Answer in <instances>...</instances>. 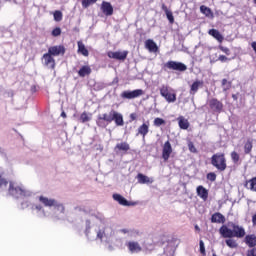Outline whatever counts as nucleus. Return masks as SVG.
Instances as JSON below:
<instances>
[{
	"instance_id": "39448f33",
	"label": "nucleus",
	"mask_w": 256,
	"mask_h": 256,
	"mask_svg": "<svg viewBox=\"0 0 256 256\" xmlns=\"http://www.w3.org/2000/svg\"><path fill=\"white\" fill-rule=\"evenodd\" d=\"M159 92L161 97H163L167 103H175V101H177V93H175V90L169 85L162 84L159 87Z\"/></svg>"
},
{
	"instance_id": "37998d69",
	"label": "nucleus",
	"mask_w": 256,
	"mask_h": 256,
	"mask_svg": "<svg viewBox=\"0 0 256 256\" xmlns=\"http://www.w3.org/2000/svg\"><path fill=\"white\" fill-rule=\"evenodd\" d=\"M166 17H167L169 23H171V24L175 23V18L173 17V12H171V11L166 12Z\"/></svg>"
},
{
	"instance_id": "72a5a7b5",
	"label": "nucleus",
	"mask_w": 256,
	"mask_h": 256,
	"mask_svg": "<svg viewBox=\"0 0 256 256\" xmlns=\"http://www.w3.org/2000/svg\"><path fill=\"white\" fill-rule=\"evenodd\" d=\"M253 149V141L247 140V142L244 144V153L246 155H249Z\"/></svg>"
},
{
	"instance_id": "a211bd4d",
	"label": "nucleus",
	"mask_w": 256,
	"mask_h": 256,
	"mask_svg": "<svg viewBox=\"0 0 256 256\" xmlns=\"http://www.w3.org/2000/svg\"><path fill=\"white\" fill-rule=\"evenodd\" d=\"M219 233L224 239H233V230L225 225L219 229Z\"/></svg>"
},
{
	"instance_id": "49530a36",
	"label": "nucleus",
	"mask_w": 256,
	"mask_h": 256,
	"mask_svg": "<svg viewBox=\"0 0 256 256\" xmlns=\"http://www.w3.org/2000/svg\"><path fill=\"white\" fill-rule=\"evenodd\" d=\"M218 48L220 49V51H222V53H225L226 55H231V50H229V48L222 45H220Z\"/></svg>"
},
{
	"instance_id": "7ed1b4c3",
	"label": "nucleus",
	"mask_w": 256,
	"mask_h": 256,
	"mask_svg": "<svg viewBox=\"0 0 256 256\" xmlns=\"http://www.w3.org/2000/svg\"><path fill=\"white\" fill-rule=\"evenodd\" d=\"M38 201L44 207H54V213L51 216L54 221H59L65 218V205H63V203L43 195L38 197Z\"/></svg>"
},
{
	"instance_id": "79ce46f5",
	"label": "nucleus",
	"mask_w": 256,
	"mask_h": 256,
	"mask_svg": "<svg viewBox=\"0 0 256 256\" xmlns=\"http://www.w3.org/2000/svg\"><path fill=\"white\" fill-rule=\"evenodd\" d=\"M165 255L173 256L175 253V249L172 246H167L164 250Z\"/></svg>"
},
{
	"instance_id": "8fccbe9b",
	"label": "nucleus",
	"mask_w": 256,
	"mask_h": 256,
	"mask_svg": "<svg viewBox=\"0 0 256 256\" xmlns=\"http://www.w3.org/2000/svg\"><path fill=\"white\" fill-rule=\"evenodd\" d=\"M188 149L191 151V153H197V148H195V145H193L192 142L188 144Z\"/></svg>"
},
{
	"instance_id": "4c0bfd02",
	"label": "nucleus",
	"mask_w": 256,
	"mask_h": 256,
	"mask_svg": "<svg viewBox=\"0 0 256 256\" xmlns=\"http://www.w3.org/2000/svg\"><path fill=\"white\" fill-rule=\"evenodd\" d=\"M54 21H57V22L63 21V13L61 11L56 10L54 12Z\"/></svg>"
},
{
	"instance_id": "dca6fc26",
	"label": "nucleus",
	"mask_w": 256,
	"mask_h": 256,
	"mask_svg": "<svg viewBox=\"0 0 256 256\" xmlns=\"http://www.w3.org/2000/svg\"><path fill=\"white\" fill-rule=\"evenodd\" d=\"M150 126H151V123L149 122V120L145 121L142 125L138 127L137 135H141L143 139H145V137H147L149 133Z\"/></svg>"
},
{
	"instance_id": "2eb2a0df",
	"label": "nucleus",
	"mask_w": 256,
	"mask_h": 256,
	"mask_svg": "<svg viewBox=\"0 0 256 256\" xmlns=\"http://www.w3.org/2000/svg\"><path fill=\"white\" fill-rule=\"evenodd\" d=\"M232 234L233 237H237V239H243V237H245V228L237 224H232Z\"/></svg>"
},
{
	"instance_id": "5fc2aeb1",
	"label": "nucleus",
	"mask_w": 256,
	"mask_h": 256,
	"mask_svg": "<svg viewBox=\"0 0 256 256\" xmlns=\"http://www.w3.org/2000/svg\"><path fill=\"white\" fill-rule=\"evenodd\" d=\"M162 9H163V11L165 12V13H169V9L165 6V4L164 5H162Z\"/></svg>"
},
{
	"instance_id": "f257e3e1",
	"label": "nucleus",
	"mask_w": 256,
	"mask_h": 256,
	"mask_svg": "<svg viewBox=\"0 0 256 256\" xmlns=\"http://www.w3.org/2000/svg\"><path fill=\"white\" fill-rule=\"evenodd\" d=\"M99 223H105V218L90 216L86 222L85 235L88 241H103V239H109L115 235V231L111 227H101Z\"/></svg>"
},
{
	"instance_id": "603ef678",
	"label": "nucleus",
	"mask_w": 256,
	"mask_h": 256,
	"mask_svg": "<svg viewBox=\"0 0 256 256\" xmlns=\"http://www.w3.org/2000/svg\"><path fill=\"white\" fill-rule=\"evenodd\" d=\"M246 256H256V248L248 250Z\"/></svg>"
},
{
	"instance_id": "e2e57ef3",
	"label": "nucleus",
	"mask_w": 256,
	"mask_h": 256,
	"mask_svg": "<svg viewBox=\"0 0 256 256\" xmlns=\"http://www.w3.org/2000/svg\"><path fill=\"white\" fill-rule=\"evenodd\" d=\"M0 153H1V148H0Z\"/></svg>"
},
{
	"instance_id": "f03ea898",
	"label": "nucleus",
	"mask_w": 256,
	"mask_h": 256,
	"mask_svg": "<svg viewBox=\"0 0 256 256\" xmlns=\"http://www.w3.org/2000/svg\"><path fill=\"white\" fill-rule=\"evenodd\" d=\"M113 121H115L118 127H123V125H125V121L123 120V114L113 109L110 110L108 114H99L96 119V124L101 129H105L106 127H108V125H110V123H113Z\"/></svg>"
},
{
	"instance_id": "a18cd8bd",
	"label": "nucleus",
	"mask_w": 256,
	"mask_h": 256,
	"mask_svg": "<svg viewBox=\"0 0 256 256\" xmlns=\"http://www.w3.org/2000/svg\"><path fill=\"white\" fill-rule=\"evenodd\" d=\"M207 179L208 181H216L217 179V174H215V172H210L207 174Z\"/></svg>"
},
{
	"instance_id": "ddd939ff",
	"label": "nucleus",
	"mask_w": 256,
	"mask_h": 256,
	"mask_svg": "<svg viewBox=\"0 0 256 256\" xmlns=\"http://www.w3.org/2000/svg\"><path fill=\"white\" fill-rule=\"evenodd\" d=\"M171 153H173V147L171 146V142L166 141L162 148V159L164 161H169V157H171Z\"/></svg>"
},
{
	"instance_id": "bf43d9fd",
	"label": "nucleus",
	"mask_w": 256,
	"mask_h": 256,
	"mask_svg": "<svg viewBox=\"0 0 256 256\" xmlns=\"http://www.w3.org/2000/svg\"><path fill=\"white\" fill-rule=\"evenodd\" d=\"M232 98L234 99V101H237V95L233 94Z\"/></svg>"
},
{
	"instance_id": "4468645a",
	"label": "nucleus",
	"mask_w": 256,
	"mask_h": 256,
	"mask_svg": "<svg viewBox=\"0 0 256 256\" xmlns=\"http://www.w3.org/2000/svg\"><path fill=\"white\" fill-rule=\"evenodd\" d=\"M48 53L52 55V57H59V55H65V47L62 45L51 46L48 48Z\"/></svg>"
},
{
	"instance_id": "5701e85b",
	"label": "nucleus",
	"mask_w": 256,
	"mask_h": 256,
	"mask_svg": "<svg viewBox=\"0 0 256 256\" xmlns=\"http://www.w3.org/2000/svg\"><path fill=\"white\" fill-rule=\"evenodd\" d=\"M145 47H146V49H148V51H150V53H157V51L159 49L157 47V44L155 43V41H153L151 39L146 40Z\"/></svg>"
},
{
	"instance_id": "f8f14e48",
	"label": "nucleus",
	"mask_w": 256,
	"mask_h": 256,
	"mask_svg": "<svg viewBox=\"0 0 256 256\" xmlns=\"http://www.w3.org/2000/svg\"><path fill=\"white\" fill-rule=\"evenodd\" d=\"M42 63L45 67H49L50 69H55V58L48 52L43 54Z\"/></svg>"
},
{
	"instance_id": "c85d7f7f",
	"label": "nucleus",
	"mask_w": 256,
	"mask_h": 256,
	"mask_svg": "<svg viewBox=\"0 0 256 256\" xmlns=\"http://www.w3.org/2000/svg\"><path fill=\"white\" fill-rule=\"evenodd\" d=\"M78 53H81L84 57H89V50L85 47V44H83L81 41H78Z\"/></svg>"
},
{
	"instance_id": "2f4dec72",
	"label": "nucleus",
	"mask_w": 256,
	"mask_h": 256,
	"mask_svg": "<svg viewBox=\"0 0 256 256\" xmlns=\"http://www.w3.org/2000/svg\"><path fill=\"white\" fill-rule=\"evenodd\" d=\"M246 189H250V191L256 192V178H252L248 180L245 184Z\"/></svg>"
},
{
	"instance_id": "1a4fd4ad",
	"label": "nucleus",
	"mask_w": 256,
	"mask_h": 256,
	"mask_svg": "<svg viewBox=\"0 0 256 256\" xmlns=\"http://www.w3.org/2000/svg\"><path fill=\"white\" fill-rule=\"evenodd\" d=\"M128 55H129V51H127V50H124L122 52L109 51L107 53V56L109 57V59H116L117 61H125V59H127Z\"/></svg>"
},
{
	"instance_id": "864d4df0",
	"label": "nucleus",
	"mask_w": 256,
	"mask_h": 256,
	"mask_svg": "<svg viewBox=\"0 0 256 256\" xmlns=\"http://www.w3.org/2000/svg\"><path fill=\"white\" fill-rule=\"evenodd\" d=\"M130 119L131 121H135L137 119V114L135 113L130 114Z\"/></svg>"
},
{
	"instance_id": "423d86ee",
	"label": "nucleus",
	"mask_w": 256,
	"mask_h": 256,
	"mask_svg": "<svg viewBox=\"0 0 256 256\" xmlns=\"http://www.w3.org/2000/svg\"><path fill=\"white\" fill-rule=\"evenodd\" d=\"M211 165L215 167L218 171H225L227 169V159L225 154L216 153L211 157Z\"/></svg>"
},
{
	"instance_id": "58836bf2",
	"label": "nucleus",
	"mask_w": 256,
	"mask_h": 256,
	"mask_svg": "<svg viewBox=\"0 0 256 256\" xmlns=\"http://www.w3.org/2000/svg\"><path fill=\"white\" fill-rule=\"evenodd\" d=\"M93 3H97V0H82V7L87 9V7L93 5Z\"/></svg>"
},
{
	"instance_id": "393cba45",
	"label": "nucleus",
	"mask_w": 256,
	"mask_h": 256,
	"mask_svg": "<svg viewBox=\"0 0 256 256\" xmlns=\"http://www.w3.org/2000/svg\"><path fill=\"white\" fill-rule=\"evenodd\" d=\"M211 223H225V216L219 212H216L211 217Z\"/></svg>"
},
{
	"instance_id": "052dcab7",
	"label": "nucleus",
	"mask_w": 256,
	"mask_h": 256,
	"mask_svg": "<svg viewBox=\"0 0 256 256\" xmlns=\"http://www.w3.org/2000/svg\"><path fill=\"white\" fill-rule=\"evenodd\" d=\"M61 117H64V118H65V117H67V114H65V112H62V113H61Z\"/></svg>"
},
{
	"instance_id": "bb28decb",
	"label": "nucleus",
	"mask_w": 256,
	"mask_h": 256,
	"mask_svg": "<svg viewBox=\"0 0 256 256\" xmlns=\"http://www.w3.org/2000/svg\"><path fill=\"white\" fill-rule=\"evenodd\" d=\"M245 243L248 247H256V235L250 234L245 237Z\"/></svg>"
},
{
	"instance_id": "cd10ccee",
	"label": "nucleus",
	"mask_w": 256,
	"mask_h": 256,
	"mask_svg": "<svg viewBox=\"0 0 256 256\" xmlns=\"http://www.w3.org/2000/svg\"><path fill=\"white\" fill-rule=\"evenodd\" d=\"M177 121L180 129H184V130L189 129V120L185 119V117L180 116L177 118Z\"/></svg>"
},
{
	"instance_id": "ea45409f",
	"label": "nucleus",
	"mask_w": 256,
	"mask_h": 256,
	"mask_svg": "<svg viewBox=\"0 0 256 256\" xmlns=\"http://www.w3.org/2000/svg\"><path fill=\"white\" fill-rule=\"evenodd\" d=\"M223 91H229L231 89V82L227 81V79L222 80Z\"/></svg>"
},
{
	"instance_id": "b1692460",
	"label": "nucleus",
	"mask_w": 256,
	"mask_h": 256,
	"mask_svg": "<svg viewBox=\"0 0 256 256\" xmlns=\"http://www.w3.org/2000/svg\"><path fill=\"white\" fill-rule=\"evenodd\" d=\"M137 180H138V183H140L141 185L153 183V181H154L153 178H149L148 176H145L144 174H138Z\"/></svg>"
},
{
	"instance_id": "473e14b6",
	"label": "nucleus",
	"mask_w": 256,
	"mask_h": 256,
	"mask_svg": "<svg viewBox=\"0 0 256 256\" xmlns=\"http://www.w3.org/2000/svg\"><path fill=\"white\" fill-rule=\"evenodd\" d=\"M115 149H118V151H129L131 147L129 146V143L121 142L116 145Z\"/></svg>"
},
{
	"instance_id": "3c124183",
	"label": "nucleus",
	"mask_w": 256,
	"mask_h": 256,
	"mask_svg": "<svg viewBox=\"0 0 256 256\" xmlns=\"http://www.w3.org/2000/svg\"><path fill=\"white\" fill-rule=\"evenodd\" d=\"M218 61H221V63H227V61H229V58H227V56L225 55H220L218 57Z\"/></svg>"
},
{
	"instance_id": "680f3d73",
	"label": "nucleus",
	"mask_w": 256,
	"mask_h": 256,
	"mask_svg": "<svg viewBox=\"0 0 256 256\" xmlns=\"http://www.w3.org/2000/svg\"><path fill=\"white\" fill-rule=\"evenodd\" d=\"M212 256H217V254L214 253Z\"/></svg>"
},
{
	"instance_id": "09e8293b",
	"label": "nucleus",
	"mask_w": 256,
	"mask_h": 256,
	"mask_svg": "<svg viewBox=\"0 0 256 256\" xmlns=\"http://www.w3.org/2000/svg\"><path fill=\"white\" fill-rule=\"evenodd\" d=\"M199 245H200V253L202 255H205V242H203V240H200Z\"/></svg>"
},
{
	"instance_id": "c03bdc74",
	"label": "nucleus",
	"mask_w": 256,
	"mask_h": 256,
	"mask_svg": "<svg viewBox=\"0 0 256 256\" xmlns=\"http://www.w3.org/2000/svg\"><path fill=\"white\" fill-rule=\"evenodd\" d=\"M231 159L233 163H239V154L235 151L231 153Z\"/></svg>"
},
{
	"instance_id": "4be33fe9",
	"label": "nucleus",
	"mask_w": 256,
	"mask_h": 256,
	"mask_svg": "<svg viewBox=\"0 0 256 256\" xmlns=\"http://www.w3.org/2000/svg\"><path fill=\"white\" fill-rule=\"evenodd\" d=\"M208 35H211V37H214V39H216V41H218L219 43H223V35L221 34V32H219V30L217 29H210L208 31Z\"/></svg>"
},
{
	"instance_id": "9d476101",
	"label": "nucleus",
	"mask_w": 256,
	"mask_h": 256,
	"mask_svg": "<svg viewBox=\"0 0 256 256\" xmlns=\"http://www.w3.org/2000/svg\"><path fill=\"white\" fill-rule=\"evenodd\" d=\"M208 105L214 113H221V111H223V102L219 101L217 98L210 99Z\"/></svg>"
},
{
	"instance_id": "a19ab883",
	"label": "nucleus",
	"mask_w": 256,
	"mask_h": 256,
	"mask_svg": "<svg viewBox=\"0 0 256 256\" xmlns=\"http://www.w3.org/2000/svg\"><path fill=\"white\" fill-rule=\"evenodd\" d=\"M118 233H122L123 235H127L128 237H131V235H133V230L123 228V229L118 230Z\"/></svg>"
},
{
	"instance_id": "a878e982",
	"label": "nucleus",
	"mask_w": 256,
	"mask_h": 256,
	"mask_svg": "<svg viewBox=\"0 0 256 256\" xmlns=\"http://www.w3.org/2000/svg\"><path fill=\"white\" fill-rule=\"evenodd\" d=\"M203 86V81L201 80H196L193 82V84L190 87V93L191 95H195L199 91V88Z\"/></svg>"
},
{
	"instance_id": "aec40b11",
	"label": "nucleus",
	"mask_w": 256,
	"mask_h": 256,
	"mask_svg": "<svg viewBox=\"0 0 256 256\" xmlns=\"http://www.w3.org/2000/svg\"><path fill=\"white\" fill-rule=\"evenodd\" d=\"M32 211L36 213L37 217H40V218L47 217V213H45V208H43L41 204L33 205Z\"/></svg>"
},
{
	"instance_id": "9b49d317",
	"label": "nucleus",
	"mask_w": 256,
	"mask_h": 256,
	"mask_svg": "<svg viewBox=\"0 0 256 256\" xmlns=\"http://www.w3.org/2000/svg\"><path fill=\"white\" fill-rule=\"evenodd\" d=\"M126 247L129 251V253H132V254L141 253V251H143L141 244H139V242H137V241L126 242Z\"/></svg>"
},
{
	"instance_id": "6e6552de",
	"label": "nucleus",
	"mask_w": 256,
	"mask_h": 256,
	"mask_svg": "<svg viewBox=\"0 0 256 256\" xmlns=\"http://www.w3.org/2000/svg\"><path fill=\"white\" fill-rule=\"evenodd\" d=\"M165 67H167V69H171L172 71H187V65L177 61H168L165 64Z\"/></svg>"
},
{
	"instance_id": "20e7f679",
	"label": "nucleus",
	"mask_w": 256,
	"mask_h": 256,
	"mask_svg": "<svg viewBox=\"0 0 256 256\" xmlns=\"http://www.w3.org/2000/svg\"><path fill=\"white\" fill-rule=\"evenodd\" d=\"M7 189L8 194L11 195V197H14L15 199H23V197H31V195H33V192L25 188L23 184H19L16 182H7L6 189L4 190L7 191ZM4 190L0 189V191Z\"/></svg>"
},
{
	"instance_id": "4d7b16f0",
	"label": "nucleus",
	"mask_w": 256,
	"mask_h": 256,
	"mask_svg": "<svg viewBox=\"0 0 256 256\" xmlns=\"http://www.w3.org/2000/svg\"><path fill=\"white\" fill-rule=\"evenodd\" d=\"M251 47H252V49H253V50L255 51V53H256V42H252Z\"/></svg>"
},
{
	"instance_id": "f3484780",
	"label": "nucleus",
	"mask_w": 256,
	"mask_h": 256,
	"mask_svg": "<svg viewBox=\"0 0 256 256\" xmlns=\"http://www.w3.org/2000/svg\"><path fill=\"white\" fill-rule=\"evenodd\" d=\"M113 199L114 201H117L119 205H123V207H131V205H135V203L127 201L121 194H113Z\"/></svg>"
},
{
	"instance_id": "f704fd0d",
	"label": "nucleus",
	"mask_w": 256,
	"mask_h": 256,
	"mask_svg": "<svg viewBox=\"0 0 256 256\" xmlns=\"http://www.w3.org/2000/svg\"><path fill=\"white\" fill-rule=\"evenodd\" d=\"M200 11L201 13H203V15H205L206 17H213V12L211 11V8L207 7V6H201L200 7Z\"/></svg>"
},
{
	"instance_id": "c9c22d12",
	"label": "nucleus",
	"mask_w": 256,
	"mask_h": 256,
	"mask_svg": "<svg viewBox=\"0 0 256 256\" xmlns=\"http://www.w3.org/2000/svg\"><path fill=\"white\" fill-rule=\"evenodd\" d=\"M166 121L163 118H155L153 121L154 127H161L163 125H166Z\"/></svg>"
},
{
	"instance_id": "412c9836",
	"label": "nucleus",
	"mask_w": 256,
	"mask_h": 256,
	"mask_svg": "<svg viewBox=\"0 0 256 256\" xmlns=\"http://www.w3.org/2000/svg\"><path fill=\"white\" fill-rule=\"evenodd\" d=\"M196 191H197V195L200 199H203V201H207V199L209 197V191H207V189H205V187L198 186Z\"/></svg>"
},
{
	"instance_id": "c756f323",
	"label": "nucleus",
	"mask_w": 256,
	"mask_h": 256,
	"mask_svg": "<svg viewBox=\"0 0 256 256\" xmlns=\"http://www.w3.org/2000/svg\"><path fill=\"white\" fill-rule=\"evenodd\" d=\"M79 77H87V75H91V67L82 66L78 71Z\"/></svg>"
},
{
	"instance_id": "7c9ffc66",
	"label": "nucleus",
	"mask_w": 256,
	"mask_h": 256,
	"mask_svg": "<svg viewBox=\"0 0 256 256\" xmlns=\"http://www.w3.org/2000/svg\"><path fill=\"white\" fill-rule=\"evenodd\" d=\"M225 243H226L227 247H229L230 249H237L239 247V244L233 238L226 239Z\"/></svg>"
},
{
	"instance_id": "6e6d98bb",
	"label": "nucleus",
	"mask_w": 256,
	"mask_h": 256,
	"mask_svg": "<svg viewBox=\"0 0 256 256\" xmlns=\"http://www.w3.org/2000/svg\"><path fill=\"white\" fill-rule=\"evenodd\" d=\"M252 223L256 225V213L252 216Z\"/></svg>"
},
{
	"instance_id": "6ab92c4d",
	"label": "nucleus",
	"mask_w": 256,
	"mask_h": 256,
	"mask_svg": "<svg viewBox=\"0 0 256 256\" xmlns=\"http://www.w3.org/2000/svg\"><path fill=\"white\" fill-rule=\"evenodd\" d=\"M101 10L106 17H111V15H113V6L109 2L103 1L101 4Z\"/></svg>"
},
{
	"instance_id": "0eeeda50",
	"label": "nucleus",
	"mask_w": 256,
	"mask_h": 256,
	"mask_svg": "<svg viewBox=\"0 0 256 256\" xmlns=\"http://www.w3.org/2000/svg\"><path fill=\"white\" fill-rule=\"evenodd\" d=\"M141 95H145V91H143L142 89H136L133 91H123L120 97H122V99H137V97H141Z\"/></svg>"
},
{
	"instance_id": "e433bc0d",
	"label": "nucleus",
	"mask_w": 256,
	"mask_h": 256,
	"mask_svg": "<svg viewBox=\"0 0 256 256\" xmlns=\"http://www.w3.org/2000/svg\"><path fill=\"white\" fill-rule=\"evenodd\" d=\"M80 121L82 123H87L91 121V114H87V112H83L80 116Z\"/></svg>"
},
{
	"instance_id": "13d9d810",
	"label": "nucleus",
	"mask_w": 256,
	"mask_h": 256,
	"mask_svg": "<svg viewBox=\"0 0 256 256\" xmlns=\"http://www.w3.org/2000/svg\"><path fill=\"white\" fill-rule=\"evenodd\" d=\"M194 229H195V231H198V233L201 231V228L199 227V225H195Z\"/></svg>"
},
{
	"instance_id": "de8ad7c7",
	"label": "nucleus",
	"mask_w": 256,
	"mask_h": 256,
	"mask_svg": "<svg viewBox=\"0 0 256 256\" xmlns=\"http://www.w3.org/2000/svg\"><path fill=\"white\" fill-rule=\"evenodd\" d=\"M61 35V28L56 27L54 30H52V37H59Z\"/></svg>"
}]
</instances>
